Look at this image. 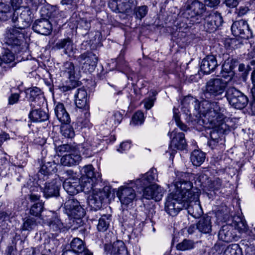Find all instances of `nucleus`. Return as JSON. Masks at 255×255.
<instances>
[{
  "mask_svg": "<svg viewBox=\"0 0 255 255\" xmlns=\"http://www.w3.org/2000/svg\"><path fill=\"white\" fill-rule=\"evenodd\" d=\"M198 111L213 126L217 127L222 124L224 109L220 107L218 103L203 100L199 103Z\"/></svg>",
  "mask_w": 255,
  "mask_h": 255,
  "instance_id": "f257e3e1",
  "label": "nucleus"
},
{
  "mask_svg": "<svg viewBox=\"0 0 255 255\" xmlns=\"http://www.w3.org/2000/svg\"><path fill=\"white\" fill-rule=\"evenodd\" d=\"M228 82L222 78H212L206 83L204 95L206 98L221 99L226 94Z\"/></svg>",
  "mask_w": 255,
  "mask_h": 255,
  "instance_id": "f03ea898",
  "label": "nucleus"
},
{
  "mask_svg": "<svg viewBox=\"0 0 255 255\" xmlns=\"http://www.w3.org/2000/svg\"><path fill=\"white\" fill-rule=\"evenodd\" d=\"M175 190L172 192L177 194L178 197L182 199V202L187 201L189 199L195 200L199 195V190L193 188L192 182L184 179H180L174 183Z\"/></svg>",
  "mask_w": 255,
  "mask_h": 255,
  "instance_id": "7ed1b4c3",
  "label": "nucleus"
},
{
  "mask_svg": "<svg viewBox=\"0 0 255 255\" xmlns=\"http://www.w3.org/2000/svg\"><path fill=\"white\" fill-rule=\"evenodd\" d=\"M112 239L115 240L113 233H107L105 237V252L109 255H128V250L125 244L121 240L114 241L112 244Z\"/></svg>",
  "mask_w": 255,
  "mask_h": 255,
  "instance_id": "20e7f679",
  "label": "nucleus"
},
{
  "mask_svg": "<svg viewBox=\"0 0 255 255\" xmlns=\"http://www.w3.org/2000/svg\"><path fill=\"white\" fill-rule=\"evenodd\" d=\"M156 173V170L152 168L145 174L142 175L141 177L136 179L135 182H128V201L129 200L133 201L135 198V189L133 188L135 187V189H137L138 186L144 187L148 185L155 180L157 177Z\"/></svg>",
  "mask_w": 255,
  "mask_h": 255,
  "instance_id": "39448f33",
  "label": "nucleus"
},
{
  "mask_svg": "<svg viewBox=\"0 0 255 255\" xmlns=\"http://www.w3.org/2000/svg\"><path fill=\"white\" fill-rule=\"evenodd\" d=\"M111 189L108 186H105L102 189H94L93 187L92 194L89 199V205L95 210L101 209L109 197Z\"/></svg>",
  "mask_w": 255,
  "mask_h": 255,
  "instance_id": "423d86ee",
  "label": "nucleus"
},
{
  "mask_svg": "<svg viewBox=\"0 0 255 255\" xmlns=\"http://www.w3.org/2000/svg\"><path fill=\"white\" fill-rule=\"evenodd\" d=\"M92 165H85L80 170L82 174V183L87 191H90L94 187V184L101 181V178L99 173H96Z\"/></svg>",
  "mask_w": 255,
  "mask_h": 255,
  "instance_id": "0eeeda50",
  "label": "nucleus"
},
{
  "mask_svg": "<svg viewBox=\"0 0 255 255\" xmlns=\"http://www.w3.org/2000/svg\"><path fill=\"white\" fill-rule=\"evenodd\" d=\"M225 95L230 104L235 108L242 109L248 104L247 97L234 87L228 88Z\"/></svg>",
  "mask_w": 255,
  "mask_h": 255,
  "instance_id": "6e6552de",
  "label": "nucleus"
},
{
  "mask_svg": "<svg viewBox=\"0 0 255 255\" xmlns=\"http://www.w3.org/2000/svg\"><path fill=\"white\" fill-rule=\"evenodd\" d=\"M24 32L13 26L7 28L4 35L5 43L13 47L20 46L23 41Z\"/></svg>",
  "mask_w": 255,
  "mask_h": 255,
  "instance_id": "1a4fd4ad",
  "label": "nucleus"
},
{
  "mask_svg": "<svg viewBox=\"0 0 255 255\" xmlns=\"http://www.w3.org/2000/svg\"><path fill=\"white\" fill-rule=\"evenodd\" d=\"M66 214L69 217L75 219H81L85 214L84 209L78 201L73 198H70L64 203Z\"/></svg>",
  "mask_w": 255,
  "mask_h": 255,
  "instance_id": "9d476101",
  "label": "nucleus"
},
{
  "mask_svg": "<svg viewBox=\"0 0 255 255\" xmlns=\"http://www.w3.org/2000/svg\"><path fill=\"white\" fill-rule=\"evenodd\" d=\"M177 194L170 193L166 198L165 203V210L170 216H175L179 212L184 209L182 199L178 197Z\"/></svg>",
  "mask_w": 255,
  "mask_h": 255,
  "instance_id": "9b49d317",
  "label": "nucleus"
},
{
  "mask_svg": "<svg viewBox=\"0 0 255 255\" xmlns=\"http://www.w3.org/2000/svg\"><path fill=\"white\" fill-rule=\"evenodd\" d=\"M142 197L147 200H154L159 201L161 200L163 195V189L156 184L148 185L142 187Z\"/></svg>",
  "mask_w": 255,
  "mask_h": 255,
  "instance_id": "f8f14e48",
  "label": "nucleus"
},
{
  "mask_svg": "<svg viewBox=\"0 0 255 255\" xmlns=\"http://www.w3.org/2000/svg\"><path fill=\"white\" fill-rule=\"evenodd\" d=\"M78 59L82 63V69L86 72H92L97 66L98 57L91 52H86L81 54Z\"/></svg>",
  "mask_w": 255,
  "mask_h": 255,
  "instance_id": "ddd939ff",
  "label": "nucleus"
},
{
  "mask_svg": "<svg viewBox=\"0 0 255 255\" xmlns=\"http://www.w3.org/2000/svg\"><path fill=\"white\" fill-rule=\"evenodd\" d=\"M62 182L58 177L53 178L51 181H47L44 184L43 190L44 196L46 198L51 197H57L59 195V190L61 188Z\"/></svg>",
  "mask_w": 255,
  "mask_h": 255,
  "instance_id": "4468645a",
  "label": "nucleus"
},
{
  "mask_svg": "<svg viewBox=\"0 0 255 255\" xmlns=\"http://www.w3.org/2000/svg\"><path fill=\"white\" fill-rule=\"evenodd\" d=\"M205 28L209 32L215 31L218 27L222 25L223 20L221 13L218 12H212L206 15L204 18Z\"/></svg>",
  "mask_w": 255,
  "mask_h": 255,
  "instance_id": "2eb2a0df",
  "label": "nucleus"
},
{
  "mask_svg": "<svg viewBox=\"0 0 255 255\" xmlns=\"http://www.w3.org/2000/svg\"><path fill=\"white\" fill-rule=\"evenodd\" d=\"M233 34L236 36H240L242 38L248 39L252 36V32L247 22L241 20L234 22L231 27Z\"/></svg>",
  "mask_w": 255,
  "mask_h": 255,
  "instance_id": "dca6fc26",
  "label": "nucleus"
},
{
  "mask_svg": "<svg viewBox=\"0 0 255 255\" xmlns=\"http://www.w3.org/2000/svg\"><path fill=\"white\" fill-rule=\"evenodd\" d=\"M82 183L78 178H67L63 183V186L64 189L70 195L77 194L80 191L88 192L86 188L83 186Z\"/></svg>",
  "mask_w": 255,
  "mask_h": 255,
  "instance_id": "f3484780",
  "label": "nucleus"
},
{
  "mask_svg": "<svg viewBox=\"0 0 255 255\" xmlns=\"http://www.w3.org/2000/svg\"><path fill=\"white\" fill-rule=\"evenodd\" d=\"M70 248L71 250L64 251L62 255H69L72 252L78 255H93V253L86 248L83 241L79 238L73 239L70 243Z\"/></svg>",
  "mask_w": 255,
  "mask_h": 255,
  "instance_id": "a211bd4d",
  "label": "nucleus"
},
{
  "mask_svg": "<svg viewBox=\"0 0 255 255\" xmlns=\"http://www.w3.org/2000/svg\"><path fill=\"white\" fill-rule=\"evenodd\" d=\"M26 93L29 95V98L32 102L30 104L31 109L40 108L43 105L45 98L39 88L36 87L28 88Z\"/></svg>",
  "mask_w": 255,
  "mask_h": 255,
  "instance_id": "6ab92c4d",
  "label": "nucleus"
},
{
  "mask_svg": "<svg viewBox=\"0 0 255 255\" xmlns=\"http://www.w3.org/2000/svg\"><path fill=\"white\" fill-rule=\"evenodd\" d=\"M168 135L171 139V147L179 150L185 149L187 143L184 133L178 132L177 129H174L172 132H169Z\"/></svg>",
  "mask_w": 255,
  "mask_h": 255,
  "instance_id": "aec40b11",
  "label": "nucleus"
},
{
  "mask_svg": "<svg viewBox=\"0 0 255 255\" xmlns=\"http://www.w3.org/2000/svg\"><path fill=\"white\" fill-rule=\"evenodd\" d=\"M198 198L195 200L189 199L183 202L184 208L187 210L188 213L195 218L200 217L203 214V210L198 201Z\"/></svg>",
  "mask_w": 255,
  "mask_h": 255,
  "instance_id": "412c9836",
  "label": "nucleus"
},
{
  "mask_svg": "<svg viewBox=\"0 0 255 255\" xmlns=\"http://www.w3.org/2000/svg\"><path fill=\"white\" fill-rule=\"evenodd\" d=\"M32 29L37 33L48 35L52 31V26L48 19L42 18L34 21L32 25Z\"/></svg>",
  "mask_w": 255,
  "mask_h": 255,
  "instance_id": "4be33fe9",
  "label": "nucleus"
},
{
  "mask_svg": "<svg viewBox=\"0 0 255 255\" xmlns=\"http://www.w3.org/2000/svg\"><path fill=\"white\" fill-rule=\"evenodd\" d=\"M57 49H64V52L69 57H75L77 49L74 47L72 40L69 37L59 40L55 44Z\"/></svg>",
  "mask_w": 255,
  "mask_h": 255,
  "instance_id": "5701e85b",
  "label": "nucleus"
},
{
  "mask_svg": "<svg viewBox=\"0 0 255 255\" xmlns=\"http://www.w3.org/2000/svg\"><path fill=\"white\" fill-rule=\"evenodd\" d=\"M218 66L216 57L214 55H208L204 58L200 65L201 70L206 74L214 71Z\"/></svg>",
  "mask_w": 255,
  "mask_h": 255,
  "instance_id": "b1692460",
  "label": "nucleus"
},
{
  "mask_svg": "<svg viewBox=\"0 0 255 255\" xmlns=\"http://www.w3.org/2000/svg\"><path fill=\"white\" fill-rule=\"evenodd\" d=\"M81 160L80 154L76 150L63 155L60 159L61 164L65 166H72L78 164Z\"/></svg>",
  "mask_w": 255,
  "mask_h": 255,
  "instance_id": "393cba45",
  "label": "nucleus"
},
{
  "mask_svg": "<svg viewBox=\"0 0 255 255\" xmlns=\"http://www.w3.org/2000/svg\"><path fill=\"white\" fill-rule=\"evenodd\" d=\"M236 236L233 226L230 225L223 226L218 233L219 239L227 243L232 242Z\"/></svg>",
  "mask_w": 255,
  "mask_h": 255,
  "instance_id": "a878e982",
  "label": "nucleus"
},
{
  "mask_svg": "<svg viewBox=\"0 0 255 255\" xmlns=\"http://www.w3.org/2000/svg\"><path fill=\"white\" fill-rule=\"evenodd\" d=\"M211 217L205 215L200 219L196 224V228L199 232L203 234H210L212 231Z\"/></svg>",
  "mask_w": 255,
  "mask_h": 255,
  "instance_id": "bb28decb",
  "label": "nucleus"
},
{
  "mask_svg": "<svg viewBox=\"0 0 255 255\" xmlns=\"http://www.w3.org/2000/svg\"><path fill=\"white\" fill-rule=\"evenodd\" d=\"M1 59V66L4 69V71L14 67L16 64V62L14 61L15 56L14 54L8 49L4 50Z\"/></svg>",
  "mask_w": 255,
  "mask_h": 255,
  "instance_id": "cd10ccee",
  "label": "nucleus"
},
{
  "mask_svg": "<svg viewBox=\"0 0 255 255\" xmlns=\"http://www.w3.org/2000/svg\"><path fill=\"white\" fill-rule=\"evenodd\" d=\"M55 166L54 162H47L44 163L41 167L38 173L39 180L42 178L47 180L49 176H52V172H54Z\"/></svg>",
  "mask_w": 255,
  "mask_h": 255,
  "instance_id": "c85d7f7f",
  "label": "nucleus"
},
{
  "mask_svg": "<svg viewBox=\"0 0 255 255\" xmlns=\"http://www.w3.org/2000/svg\"><path fill=\"white\" fill-rule=\"evenodd\" d=\"M55 114L58 120L62 124L67 125L70 122V118L64 105L58 103L55 108Z\"/></svg>",
  "mask_w": 255,
  "mask_h": 255,
  "instance_id": "c756f323",
  "label": "nucleus"
},
{
  "mask_svg": "<svg viewBox=\"0 0 255 255\" xmlns=\"http://www.w3.org/2000/svg\"><path fill=\"white\" fill-rule=\"evenodd\" d=\"M14 10L10 4L0 2V20L6 21L10 19Z\"/></svg>",
  "mask_w": 255,
  "mask_h": 255,
  "instance_id": "7c9ffc66",
  "label": "nucleus"
},
{
  "mask_svg": "<svg viewBox=\"0 0 255 255\" xmlns=\"http://www.w3.org/2000/svg\"><path fill=\"white\" fill-rule=\"evenodd\" d=\"M39 108L32 109L29 114V119L33 122L45 121L48 119L49 116L47 113L38 110Z\"/></svg>",
  "mask_w": 255,
  "mask_h": 255,
  "instance_id": "2f4dec72",
  "label": "nucleus"
},
{
  "mask_svg": "<svg viewBox=\"0 0 255 255\" xmlns=\"http://www.w3.org/2000/svg\"><path fill=\"white\" fill-rule=\"evenodd\" d=\"M48 225L49 227L50 232L53 234H57L64 229L63 223L57 217L51 218Z\"/></svg>",
  "mask_w": 255,
  "mask_h": 255,
  "instance_id": "473e14b6",
  "label": "nucleus"
},
{
  "mask_svg": "<svg viewBox=\"0 0 255 255\" xmlns=\"http://www.w3.org/2000/svg\"><path fill=\"white\" fill-rule=\"evenodd\" d=\"M117 195L121 201L123 211L127 210L128 208V187L121 186L119 188Z\"/></svg>",
  "mask_w": 255,
  "mask_h": 255,
  "instance_id": "72a5a7b5",
  "label": "nucleus"
},
{
  "mask_svg": "<svg viewBox=\"0 0 255 255\" xmlns=\"http://www.w3.org/2000/svg\"><path fill=\"white\" fill-rule=\"evenodd\" d=\"M234 68L232 62L226 61L222 65V69L221 72V76L225 78H230L231 79L234 75L233 69Z\"/></svg>",
  "mask_w": 255,
  "mask_h": 255,
  "instance_id": "f704fd0d",
  "label": "nucleus"
},
{
  "mask_svg": "<svg viewBox=\"0 0 255 255\" xmlns=\"http://www.w3.org/2000/svg\"><path fill=\"white\" fill-rule=\"evenodd\" d=\"M190 158L193 165L199 166L204 161L205 154L200 150H195L192 152Z\"/></svg>",
  "mask_w": 255,
  "mask_h": 255,
  "instance_id": "c9c22d12",
  "label": "nucleus"
},
{
  "mask_svg": "<svg viewBox=\"0 0 255 255\" xmlns=\"http://www.w3.org/2000/svg\"><path fill=\"white\" fill-rule=\"evenodd\" d=\"M111 221V215H103L99 220L97 229L99 232H105L109 228Z\"/></svg>",
  "mask_w": 255,
  "mask_h": 255,
  "instance_id": "e433bc0d",
  "label": "nucleus"
},
{
  "mask_svg": "<svg viewBox=\"0 0 255 255\" xmlns=\"http://www.w3.org/2000/svg\"><path fill=\"white\" fill-rule=\"evenodd\" d=\"M61 73L68 78H73L75 74V66L73 62L67 61L64 63Z\"/></svg>",
  "mask_w": 255,
  "mask_h": 255,
  "instance_id": "4c0bfd02",
  "label": "nucleus"
},
{
  "mask_svg": "<svg viewBox=\"0 0 255 255\" xmlns=\"http://www.w3.org/2000/svg\"><path fill=\"white\" fill-rule=\"evenodd\" d=\"M10 19L12 22L14 24V27L20 30L25 28L19 9H15Z\"/></svg>",
  "mask_w": 255,
  "mask_h": 255,
  "instance_id": "58836bf2",
  "label": "nucleus"
},
{
  "mask_svg": "<svg viewBox=\"0 0 255 255\" xmlns=\"http://www.w3.org/2000/svg\"><path fill=\"white\" fill-rule=\"evenodd\" d=\"M38 224L37 220L33 217H28L23 219L22 229L25 231H30L33 229Z\"/></svg>",
  "mask_w": 255,
  "mask_h": 255,
  "instance_id": "ea45409f",
  "label": "nucleus"
},
{
  "mask_svg": "<svg viewBox=\"0 0 255 255\" xmlns=\"http://www.w3.org/2000/svg\"><path fill=\"white\" fill-rule=\"evenodd\" d=\"M44 209V202H38L34 203L30 208L29 213L32 216L39 217Z\"/></svg>",
  "mask_w": 255,
  "mask_h": 255,
  "instance_id": "a19ab883",
  "label": "nucleus"
},
{
  "mask_svg": "<svg viewBox=\"0 0 255 255\" xmlns=\"http://www.w3.org/2000/svg\"><path fill=\"white\" fill-rule=\"evenodd\" d=\"M194 247V242L191 240L185 239L182 242L176 245V249L178 250L185 251L192 249Z\"/></svg>",
  "mask_w": 255,
  "mask_h": 255,
  "instance_id": "79ce46f5",
  "label": "nucleus"
},
{
  "mask_svg": "<svg viewBox=\"0 0 255 255\" xmlns=\"http://www.w3.org/2000/svg\"><path fill=\"white\" fill-rule=\"evenodd\" d=\"M144 121L143 113L140 111L136 112L132 117L130 125H141Z\"/></svg>",
  "mask_w": 255,
  "mask_h": 255,
  "instance_id": "37998d69",
  "label": "nucleus"
},
{
  "mask_svg": "<svg viewBox=\"0 0 255 255\" xmlns=\"http://www.w3.org/2000/svg\"><path fill=\"white\" fill-rule=\"evenodd\" d=\"M193 6H194V13L198 15H202L206 11V6L203 3L196 1L192 3Z\"/></svg>",
  "mask_w": 255,
  "mask_h": 255,
  "instance_id": "c03bdc74",
  "label": "nucleus"
},
{
  "mask_svg": "<svg viewBox=\"0 0 255 255\" xmlns=\"http://www.w3.org/2000/svg\"><path fill=\"white\" fill-rule=\"evenodd\" d=\"M238 221H236L234 223L233 227L234 226V230H237L240 233H244L247 231L248 226L245 221L242 220L241 219L238 218Z\"/></svg>",
  "mask_w": 255,
  "mask_h": 255,
  "instance_id": "a18cd8bd",
  "label": "nucleus"
},
{
  "mask_svg": "<svg viewBox=\"0 0 255 255\" xmlns=\"http://www.w3.org/2000/svg\"><path fill=\"white\" fill-rule=\"evenodd\" d=\"M173 118L176 122V125L182 130L186 131L187 130V126L183 124L180 120L178 110L174 108L173 109Z\"/></svg>",
  "mask_w": 255,
  "mask_h": 255,
  "instance_id": "49530a36",
  "label": "nucleus"
},
{
  "mask_svg": "<svg viewBox=\"0 0 255 255\" xmlns=\"http://www.w3.org/2000/svg\"><path fill=\"white\" fill-rule=\"evenodd\" d=\"M77 21V28L83 29L86 31H88L91 27V22L90 20H88L86 18H80Z\"/></svg>",
  "mask_w": 255,
  "mask_h": 255,
  "instance_id": "de8ad7c7",
  "label": "nucleus"
},
{
  "mask_svg": "<svg viewBox=\"0 0 255 255\" xmlns=\"http://www.w3.org/2000/svg\"><path fill=\"white\" fill-rule=\"evenodd\" d=\"M61 132L66 138H72L75 134L73 129L68 125L62 126L61 127Z\"/></svg>",
  "mask_w": 255,
  "mask_h": 255,
  "instance_id": "09e8293b",
  "label": "nucleus"
},
{
  "mask_svg": "<svg viewBox=\"0 0 255 255\" xmlns=\"http://www.w3.org/2000/svg\"><path fill=\"white\" fill-rule=\"evenodd\" d=\"M75 104L77 108L79 109H83L85 111V114H88L87 111L89 109V106L87 104V98H77L75 99ZM88 114H89L88 113Z\"/></svg>",
  "mask_w": 255,
  "mask_h": 255,
  "instance_id": "8fccbe9b",
  "label": "nucleus"
},
{
  "mask_svg": "<svg viewBox=\"0 0 255 255\" xmlns=\"http://www.w3.org/2000/svg\"><path fill=\"white\" fill-rule=\"evenodd\" d=\"M148 10V9L147 6L142 5L136 7L134 10V13L137 18L141 19L147 14Z\"/></svg>",
  "mask_w": 255,
  "mask_h": 255,
  "instance_id": "3c124183",
  "label": "nucleus"
},
{
  "mask_svg": "<svg viewBox=\"0 0 255 255\" xmlns=\"http://www.w3.org/2000/svg\"><path fill=\"white\" fill-rule=\"evenodd\" d=\"M75 150V148L68 144H62L56 148V152L59 155L62 154L65 152H72Z\"/></svg>",
  "mask_w": 255,
  "mask_h": 255,
  "instance_id": "603ef678",
  "label": "nucleus"
},
{
  "mask_svg": "<svg viewBox=\"0 0 255 255\" xmlns=\"http://www.w3.org/2000/svg\"><path fill=\"white\" fill-rule=\"evenodd\" d=\"M25 27H27L31 21V11L29 9H25L20 12Z\"/></svg>",
  "mask_w": 255,
  "mask_h": 255,
  "instance_id": "864d4df0",
  "label": "nucleus"
},
{
  "mask_svg": "<svg viewBox=\"0 0 255 255\" xmlns=\"http://www.w3.org/2000/svg\"><path fill=\"white\" fill-rule=\"evenodd\" d=\"M45 0H29L28 6L33 10H37L38 6L43 4Z\"/></svg>",
  "mask_w": 255,
  "mask_h": 255,
  "instance_id": "5fc2aeb1",
  "label": "nucleus"
},
{
  "mask_svg": "<svg viewBox=\"0 0 255 255\" xmlns=\"http://www.w3.org/2000/svg\"><path fill=\"white\" fill-rule=\"evenodd\" d=\"M155 100V98L154 96H152L147 99H145L143 102L145 108L147 110L150 109L151 107H153Z\"/></svg>",
  "mask_w": 255,
  "mask_h": 255,
  "instance_id": "6e6d98bb",
  "label": "nucleus"
},
{
  "mask_svg": "<svg viewBox=\"0 0 255 255\" xmlns=\"http://www.w3.org/2000/svg\"><path fill=\"white\" fill-rule=\"evenodd\" d=\"M237 246L236 245H230L227 247L225 250L223 255H236L237 250L236 248Z\"/></svg>",
  "mask_w": 255,
  "mask_h": 255,
  "instance_id": "4d7b16f0",
  "label": "nucleus"
},
{
  "mask_svg": "<svg viewBox=\"0 0 255 255\" xmlns=\"http://www.w3.org/2000/svg\"><path fill=\"white\" fill-rule=\"evenodd\" d=\"M38 188L37 187H34V189L31 190V193L29 195V200L32 202H34L37 201H38L40 199V195L35 191H37Z\"/></svg>",
  "mask_w": 255,
  "mask_h": 255,
  "instance_id": "13d9d810",
  "label": "nucleus"
},
{
  "mask_svg": "<svg viewBox=\"0 0 255 255\" xmlns=\"http://www.w3.org/2000/svg\"><path fill=\"white\" fill-rule=\"evenodd\" d=\"M194 178L195 182L197 185L201 187L203 185L204 181L207 179V176L202 174H198L196 175Z\"/></svg>",
  "mask_w": 255,
  "mask_h": 255,
  "instance_id": "bf43d9fd",
  "label": "nucleus"
},
{
  "mask_svg": "<svg viewBox=\"0 0 255 255\" xmlns=\"http://www.w3.org/2000/svg\"><path fill=\"white\" fill-rule=\"evenodd\" d=\"M69 83L67 87V90L73 89L80 85V82L75 79V76L73 78H69Z\"/></svg>",
  "mask_w": 255,
  "mask_h": 255,
  "instance_id": "052dcab7",
  "label": "nucleus"
},
{
  "mask_svg": "<svg viewBox=\"0 0 255 255\" xmlns=\"http://www.w3.org/2000/svg\"><path fill=\"white\" fill-rule=\"evenodd\" d=\"M19 97L20 95L17 93L11 94L8 98V104L13 105L17 103L19 101Z\"/></svg>",
  "mask_w": 255,
  "mask_h": 255,
  "instance_id": "680f3d73",
  "label": "nucleus"
},
{
  "mask_svg": "<svg viewBox=\"0 0 255 255\" xmlns=\"http://www.w3.org/2000/svg\"><path fill=\"white\" fill-rule=\"evenodd\" d=\"M222 186L221 180L219 178H216L213 180L211 184V187L214 190H218Z\"/></svg>",
  "mask_w": 255,
  "mask_h": 255,
  "instance_id": "e2e57ef3",
  "label": "nucleus"
},
{
  "mask_svg": "<svg viewBox=\"0 0 255 255\" xmlns=\"http://www.w3.org/2000/svg\"><path fill=\"white\" fill-rule=\"evenodd\" d=\"M75 97L81 99L87 98L86 91L83 89H78L77 93L75 94Z\"/></svg>",
  "mask_w": 255,
  "mask_h": 255,
  "instance_id": "0e129e2a",
  "label": "nucleus"
},
{
  "mask_svg": "<svg viewBox=\"0 0 255 255\" xmlns=\"http://www.w3.org/2000/svg\"><path fill=\"white\" fill-rule=\"evenodd\" d=\"M205 6L210 7H215L217 6L220 3V0H205Z\"/></svg>",
  "mask_w": 255,
  "mask_h": 255,
  "instance_id": "69168bd1",
  "label": "nucleus"
},
{
  "mask_svg": "<svg viewBox=\"0 0 255 255\" xmlns=\"http://www.w3.org/2000/svg\"><path fill=\"white\" fill-rule=\"evenodd\" d=\"M118 9L121 13H126L128 11V4L127 2H122L117 4Z\"/></svg>",
  "mask_w": 255,
  "mask_h": 255,
  "instance_id": "338daca9",
  "label": "nucleus"
},
{
  "mask_svg": "<svg viewBox=\"0 0 255 255\" xmlns=\"http://www.w3.org/2000/svg\"><path fill=\"white\" fill-rule=\"evenodd\" d=\"M6 255H16V246H8L6 250Z\"/></svg>",
  "mask_w": 255,
  "mask_h": 255,
  "instance_id": "774afa93",
  "label": "nucleus"
}]
</instances>
